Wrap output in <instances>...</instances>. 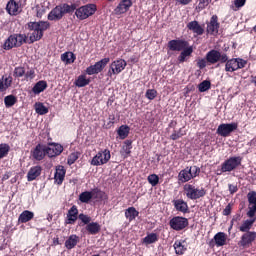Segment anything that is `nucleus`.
Wrapping results in <instances>:
<instances>
[{
  "label": "nucleus",
  "mask_w": 256,
  "mask_h": 256,
  "mask_svg": "<svg viewBox=\"0 0 256 256\" xmlns=\"http://www.w3.org/2000/svg\"><path fill=\"white\" fill-rule=\"evenodd\" d=\"M252 83H254V84L256 85V76H255V77H253V79H252Z\"/></svg>",
  "instance_id": "338daca9"
},
{
  "label": "nucleus",
  "mask_w": 256,
  "mask_h": 256,
  "mask_svg": "<svg viewBox=\"0 0 256 256\" xmlns=\"http://www.w3.org/2000/svg\"><path fill=\"white\" fill-rule=\"evenodd\" d=\"M255 221H256V218H253V217L250 219L244 220L239 226V231H241V233H249L253 225H255Z\"/></svg>",
  "instance_id": "b1692460"
},
{
  "label": "nucleus",
  "mask_w": 256,
  "mask_h": 256,
  "mask_svg": "<svg viewBox=\"0 0 256 256\" xmlns=\"http://www.w3.org/2000/svg\"><path fill=\"white\" fill-rule=\"evenodd\" d=\"M253 31H255V33H256V25L253 27Z\"/></svg>",
  "instance_id": "774afa93"
},
{
  "label": "nucleus",
  "mask_w": 256,
  "mask_h": 256,
  "mask_svg": "<svg viewBox=\"0 0 256 256\" xmlns=\"http://www.w3.org/2000/svg\"><path fill=\"white\" fill-rule=\"evenodd\" d=\"M187 28L190 31H193L196 35H203V33H205V29H203V26L199 25V22L197 21L189 22Z\"/></svg>",
  "instance_id": "393cba45"
},
{
  "label": "nucleus",
  "mask_w": 256,
  "mask_h": 256,
  "mask_svg": "<svg viewBox=\"0 0 256 256\" xmlns=\"http://www.w3.org/2000/svg\"><path fill=\"white\" fill-rule=\"evenodd\" d=\"M206 61L210 63V65H215V63H225L227 61V54H221V52L217 50H211L206 54Z\"/></svg>",
  "instance_id": "f8f14e48"
},
{
  "label": "nucleus",
  "mask_w": 256,
  "mask_h": 256,
  "mask_svg": "<svg viewBox=\"0 0 256 256\" xmlns=\"http://www.w3.org/2000/svg\"><path fill=\"white\" fill-rule=\"evenodd\" d=\"M237 123L220 124L217 128V134L221 137H229L233 131L237 130Z\"/></svg>",
  "instance_id": "4468645a"
},
{
  "label": "nucleus",
  "mask_w": 256,
  "mask_h": 256,
  "mask_svg": "<svg viewBox=\"0 0 256 256\" xmlns=\"http://www.w3.org/2000/svg\"><path fill=\"white\" fill-rule=\"evenodd\" d=\"M48 157H57L63 153V145L59 143H52L46 146Z\"/></svg>",
  "instance_id": "a211bd4d"
},
{
  "label": "nucleus",
  "mask_w": 256,
  "mask_h": 256,
  "mask_svg": "<svg viewBox=\"0 0 256 256\" xmlns=\"http://www.w3.org/2000/svg\"><path fill=\"white\" fill-rule=\"evenodd\" d=\"M45 89H47V82L40 80L34 85V87L32 88V92L34 93V95H39L40 93H43Z\"/></svg>",
  "instance_id": "2f4dec72"
},
{
  "label": "nucleus",
  "mask_w": 256,
  "mask_h": 256,
  "mask_svg": "<svg viewBox=\"0 0 256 256\" xmlns=\"http://www.w3.org/2000/svg\"><path fill=\"white\" fill-rule=\"evenodd\" d=\"M187 45V41L184 40H171L168 42L170 51H183Z\"/></svg>",
  "instance_id": "412c9836"
},
{
  "label": "nucleus",
  "mask_w": 256,
  "mask_h": 256,
  "mask_svg": "<svg viewBox=\"0 0 256 256\" xmlns=\"http://www.w3.org/2000/svg\"><path fill=\"white\" fill-rule=\"evenodd\" d=\"M77 7L75 4L69 5L67 3L57 5L48 14V21H61L67 13H73Z\"/></svg>",
  "instance_id": "f03ea898"
},
{
  "label": "nucleus",
  "mask_w": 256,
  "mask_h": 256,
  "mask_svg": "<svg viewBox=\"0 0 256 256\" xmlns=\"http://www.w3.org/2000/svg\"><path fill=\"white\" fill-rule=\"evenodd\" d=\"M199 173H201V169L197 166L186 167L179 172L178 181L181 183H188V181H191V179L199 177Z\"/></svg>",
  "instance_id": "7ed1b4c3"
},
{
  "label": "nucleus",
  "mask_w": 256,
  "mask_h": 256,
  "mask_svg": "<svg viewBox=\"0 0 256 256\" xmlns=\"http://www.w3.org/2000/svg\"><path fill=\"white\" fill-rule=\"evenodd\" d=\"M198 89L200 93H205V91H209V89H211V82L204 80L199 84Z\"/></svg>",
  "instance_id": "09e8293b"
},
{
  "label": "nucleus",
  "mask_w": 256,
  "mask_h": 256,
  "mask_svg": "<svg viewBox=\"0 0 256 256\" xmlns=\"http://www.w3.org/2000/svg\"><path fill=\"white\" fill-rule=\"evenodd\" d=\"M78 218L80 219V221H82V223H84V225H89V223H91V216L79 214Z\"/></svg>",
  "instance_id": "13d9d810"
},
{
  "label": "nucleus",
  "mask_w": 256,
  "mask_h": 256,
  "mask_svg": "<svg viewBox=\"0 0 256 256\" xmlns=\"http://www.w3.org/2000/svg\"><path fill=\"white\" fill-rule=\"evenodd\" d=\"M9 177H11V174H9V172H7L6 174L3 175L2 181H7V179H9Z\"/></svg>",
  "instance_id": "69168bd1"
},
{
  "label": "nucleus",
  "mask_w": 256,
  "mask_h": 256,
  "mask_svg": "<svg viewBox=\"0 0 256 256\" xmlns=\"http://www.w3.org/2000/svg\"><path fill=\"white\" fill-rule=\"evenodd\" d=\"M148 183H150V185H152V187H157V185H159V176L156 174L149 175Z\"/></svg>",
  "instance_id": "8fccbe9b"
},
{
  "label": "nucleus",
  "mask_w": 256,
  "mask_h": 256,
  "mask_svg": "<svg viewBox=\"0 0 256 256\" xmlns=\"http://www.w3.org/2000/svg\"><path fill=\"white\" fill-rule=\"evenodd\" d=\"M24 77L26 81H31V79H35V70L30 69L26 71Z\"/></svg>",
  "instance_id": "4d7b16f0"
},
{
  "label": "nucleus",
  "mask_w": 256,
  "mask_h": 256,
  "mask_svg": "<svg viewBox=\"0 0 256 256\" xmlns=\"http://www.w3.org/2000/svg\"><path fill=\"white\" fill-rule=\"evenodd\" d=\"M46 12H47V8H45L43 5L36 6V16L37 17L42 18Z\"/></svg>",
  "instance_id": "3c124183"
},
{
  "label": "nucleus",
  "mask_w": 256,
  "mask_h": 256,
  "mask_svg": "<svg viewBox=\"0 0 256 256\" xmlns=\"http://www.w3.org/2000/svg\"><path fill=\"white\" fill-rule=\"evenodd\" d=\"M223 215H231V205H227L223 210Z\"/></svg>",
  "instance_id": "e2e57ef3"
},
{
  "label": "nucleus",
  "mask_w": 256,
  "mask_h": 256,
  "mask_svg": "<svg viewBox=\"0 0 256 256\" xmlns=\"http://www.w3.org/2000/svg\"><path fill=\"white\" fill-rule=\"evenodd\" d=\"M125 217L128 221H134L135 218L139 217V211L135 207H129L125 211Z\"/></svg>",
  "instance_id": "4c0bfd02"
},
{
  "label": "nucleus",
  "mask_w": 256,
  "mask_h": 256,
  "mask_svg": "<svg viewBox=\"0 0 256 256\" xmlns=\"http://www.w3.org/2000/svg\"><path fill=\"white\" fill-rule=\"evenodd\" d=\"M86 231H88L90 235H97V233L101 231V225L97 222H90L86 225Z\"/></svg>",
  "instance_id": "c9c22d12"
},
{
  "label": "nucleus",
  "mask_w": 256,
  "mask_h": 256,
  "mask_svg": "<svg viewBox=\"0 0 256 256\" xmlns=\"http://www.w3.org/2000/svg\"><path fill=\"white\" fill-rule=\"evenodd\" d=\"M132 6H133L132 0H122L118 4V6L114 9V13L115 15H123L124 13H127Z\"/></svg>",
  "instance_id": "dca6fc26"
},
{
  "label": "nucleus",
  "mask_w": 256,
  "mask_h": 256,
  "mask_svg": "<svg viewBox=\"0 0 256 256\" xmlns=\"http://www.w3.org/2000/svg\"><path fill=\"white\" fill-rule=\"evenodd\" d=\"M91 199H93V192L85 191L79 195V201L81 203H89Z\"/></svg>",
  "instance_id": "79ce46f5"
},
{
  "label": "nucleus",
  "mask_w": 256,
  "mask_h": 256,
  "mask_svg": "<svg viewBox=\"0 0 256 256\" xmlns=\"http://www.w3.org/2000/svg\"><path fill=\"white\" fill-rule=\"evenodd\" d=\"M15 103H17V97H15L13 95H8L4 98V104H5V107H7V108L13 107V105H15Z\"/></svg>",
  "instance_id": "c03bdc74"
},
{
  "label": "nucleus",
  "mask_w": 256,
  "mask_h": 256,
  "mask_svg": "<svg viewBox=\"0 0 256 256\" xmlns=\"http://www.w3.org/2000/svg\"><path fill=\"white\" fill-rule=\"evenodd\" d=\"M95 13H97V5L95 4H86L79 7L75 11V15L80 21H85V19H89V17L95 15Z\"/></svg>",
  "instance_id": "20e7f679"
},
{
  "label": "nucleus",
  "mask_w": 256,
  "mask_h": 256,
  "mask_svg": "<svg viewBox=\"0 0 256 256\" xmlns=\"http://www.w3.org/2000/svg\"><path fill=\"white\" fill-rule=\"evenodd\" d=\"M25 39L26 37L23 34L10 35L4 42V49L9 51V49H13V47H21L23 43H25Z\"/></svg>",
  "instance_id": "0eeeda50"
},
{
  "label": "nucleus",
  "mask_w": 256,
  "mask_h": 256,
  "mask_svg": "<svg viewBox=\"0 0 256 256\" xmlns=\"http://www.w3.org/2000/svg\"><path fill=\"white\" fill-rule=\"evenodd\" d=\"M6 11L11 16H17L21 13V8L19 4L15 2V0H10L6 5Z\"/></svg>",
  "instance_id": "5701e85b"
},
{
  "label": "nucleus",
  "mask_w": 256,
  "mask_h": 256,
  "mask_svg": "<svg viewBox=\"0 0 256 256\" xmlns=\"http://www.w3.org/2000/svg\"><path fill=\"white\" fill-rule=\"evenodd\" d=\"M193 53V47H185L184 49H182L181 54L178 57V61L179 63H185V60L187 59V57H191V54Z\"/></svg>",
  "instance_id": "e433bc0d"
},
{
  "label": "nucleus",
  "mask_w": 256,
  "mask_h": 256,
  "mask_svg": "<svg viewBox=\"0 0 256 256\" xmlns=\"http://www.w3.org/2000/svg\"><path fill=\"white\" fill-rule=\"evenodd\" d=\"M25 68L24 67H16L14 70V77H24Z\"/></svg>",
  "instance_id": "6e6d98bb"
},
{
  "label": "nucleus",
  "mask_w": 256,
  "mask_h": 256,
  "mask_svg": "<svg viewBox=\"0 0 256 256\" xmlns=\"http://www.w3.org/2000/svg\"><path fill=\"white\" fill-rule=\"evenodd\" d=\"M111 160V151L104 149L99 151L91 160L90 165L94 167H101V165H107Z\"/></svg>",
  "instance_id": "39448f33"
},
{
  "label": "nucleus",
  "mask_w": 256,
  "mask_h": 256,
  "mask_svg": "<svg viewBox=\"0 0 256 256\" xmlns=\"http://www.w3.org/2000/svg\"><path fill=\"white\" fill-rule=\"evenodd\" d=\"M12 79L10 77L0 80V91H5L11 87Z\"/></svg>",
  "instance_id": "a18cd8bd"
},
{
  "label": "nucleus",
  "mask_w": 256,
  "mask_h": 256,
  "mask_svg": "<svg viewBox=\"0 0 256 256\" xmlns=\"http://www.w3.org/2000/svg\"><path fill=\"white\" fill-rule=\"evenodd\" d=\"M214 241L216 243V247H223L227 243V234L225 232H218L214 236Z\"/></svg>",
  "instance_id": "cd10ccee"
},
{
  "label": "nucleus",
  "mask_w": 256,
  "mask_h": 256,
  "mask_svg": "<svg viewBox=\"0 0 256 256\" xmlns=\"http://www.w3.org/2000/svg\"><path fill=\"white\" fill-rule=\"evenodd\" d=\"M111 61L109 58H104L101 59L100 61L96 62L94 65L89 66L86 69V74L87 75H97L107 67V64Z\"/></svg>",
  "instance_id": "9b49d317"
},
{
  "label": "nucleus",
  "mask_w": 256,
  "mask_h": 256,
  "mask_svg": "<svg viewBox=\"0 0 256 256\" xmlns=\"http://www.w3.org/2000/svg\"><path fill=\"white\" fill-rule=\"evenodd\" d=\"M77 215H79V210L77 206H72L67 214V223L68 225H73L77 221Z\"/></svg>",
  "instance_id": "a878e982"
},
{
  "label": "nucleus",
  "mask_w": 256,
  "mask_h": 256,
  "mask_svg": "<svg viewBox=\"0 0 256 256\" xmlns=\"http://www.w3.org/2000/svg\"><path fill=\"white\" fill-rule=\"evenodd\" d=\"M65 173H67V171L65 170L64 166L59 165L56 167L54 180H55V183H57V185L63 184V181H65Z\"/></svg>",
  "instance_id": "4be33fe9"
},
{
  "label": "nucleus",
  "mask_w": 256,
  "mask_h": 256,
  "mask_svg": "<svg viewBox=\"0 0 256 256\" xmlns=\"http://www.w3.org/2000/svg\"><path fill=\"white\" fill-rule=\"evenodd\" d=\"M229 191L231 194L237 193L238 191L237 185L229 184Z\"/></svg>",
  "instance_id": "680f3d73"
},
{
  "label": "nucleus",
  "mask_w": 256,
  "mask_h": 256,
  "mask_svg": "<svg viewBox=\"0 0 256 256\" xmlns=\"http://www.w3.org/2000/svg\"><path fill=\"white\" fill-rule=\"evenodd\" d=\"M212 0H200L198 7L200 9H205V7H207L209 5V3H211Z\"/></svg>",
  "instance_id": "052dcab7"
},
{
  "label": "nucleus",
  "mask_w": 256,
  "mask_h": 256,
  "mask_svg": "<svg viewBox=\"0 0 256 256\" xmlns=\"http://www.w3.org/2000/svg\"><path fill=\"white\" fill-rule=\"evenodd\" d=\"M75 59H77V57L73 52H65L61 54V61L65 63V65H72V63H75Z\"/></svg>",
  "instance_id": "c85d7f7f"
},
{
  "label": "nucleus",
  "mask_w": 256,
  "mask_h": 256,
  "mask_svg": "<svg viewBox=\"0 0 256 256\" xmlns=\"http://www.w3.org/2000/svg\"><path fill=\"white\" fill-rule=\"evenodd\" d=\"M157 241H159L157 233H150L142 239L143 245H152V243H157Z\"/></svg>",
  "instance_id": "72a5a7b5"
},
{
  "label": "nucleus",
  "mask_w": 256,
  "mask_h": 256,
  "mask_svg": "<svg viewBox=\"0 0 256 256\" xmlns=\"http://www.w3.org/2000/svg\"><path fill=\"white\" fill-rule=\"evenodd\" d=\"M184 191L186 193V197L192 200L201 199V197H205L207 193L203 188H197L192 184H185Z\"/></svg>",
  "instance_id": "6e6552de"
},
{
  "label": "nucleus",
  "mask_w": 256,
  "mask_h": 256,
  "mask_svg": "<svg viewBox=\"0 0 256 256\" xmlns=\"http://www.w3.org/2000/svg\"><path fill=\"white\" fill-rule=\"evenodd\" d=\"M225 71L226 73H235L239 69L245 68L247 62L242 58H232L225 61Z\"/></svg>",
  "instance_id": "423d86ee"
},
{
  "label": "nucleus",
  "mask_w": 256,
  "mask_h": 256,
  "mask_svg": "<svg viewBox=\"0 0 256 256\" xmlns=\"http://www.w3.org/2000/svg\"><path fill=\"white\" fill-rule=\"evenodd\" d=\"M127 67V61L124 59H117L112 61L108 70V76L112 77L113 75H119Z\"/></svg>",
  "instance_id": "1a4fd4ad"
},
{
  "label": "nucleus",
  "mask_w": 256,
  "mask_h": 256,
  "mask_svg": "<svg viewBox=\"0 0 256 256\" xmlns=\"http://www.w3.org/2000/svg\"><path fill=\"white\" fill-rule=\"evenodd\" d=\"M197 66L199 69H205L207 67V60L205 58L198 59Z\"/></svg>",
  "instance_id": "bf43d9fd"
},
{
  "label": "nucleus",
  "mask_w": 256,
  "mask_h": 256,
  "mask_svg": "<svg viewBox=\"0 0 256 256\" xmlns=\"http://www.w3.org/2000/svg\"><path fill=\"white\" fill-rule=\"evenodd\" d=\"M174 249H175L176 255H183L187 251V247H185L183 245V242H181L179 240H177L174 243Z\"/></svg>",
  "instance_id": "a19ab883"
},
{
  "label": "nucleus",
  "mask_w": 256,
  "mask_h": 256,
  "mask_svg": "<svg viewBox=\"0 0 256 256\" xmlns=\"http://www.w3.org/2000/svg\"><path fill=\"white\" fill-rule=\"evenodd\" d=\"M41 171H42L41 166H34L30 168L27 174L28 181H35V179L39 177V175H41Z\"/></svg>",
  "instance_id": "bb28decb"
},
{
  "label": "nucleus",
  "mask_w": 256,
  "mask_h": 256,
  "mask_svg": "<svg viewBox=\"0 0 256 256\" xmlns=\"http://www.w3.org/2000/svg\"><path fill=\"white\" fill-rule=\"evenodd\" d=\"M157 97V91L155 89H149L146 91V98L153 101Z\"/></svg>",
  "instance_id": "5fc2aeb1"
},
{
  "label": "nucleus",
  "mask_w": 256,
  "mask_h": 256,
  "mask_svg": "<svg viewBox=\"0 0 256 256\" xmlns=\"http://www.w3.org/2000/svg\"><path fill=\"white\" fill-rule=\"evenodd\" d=\"M89 83H91V80L89 78H87V75L81 74L75 80L74 85L76 87H87V85H89Z\"/></svg>",
  "instance_id": "7c9ffc66"
},
{
  "label": "nucleus",
  "mask_w": 256,
  "mask_h": 256,
  "mask_svg": "<svg viewBox=\"0 0 256 256\" xmlns=\"http://www.w3.org/2000/svg\"><path fill=\"white\" fill-rule=\"evenodd\" d=\"M9 151H11V147L7 143L0 144V159L7 157L9 155Z\"/></svg>",
  "instance_id": "37998d69"
},
{
  "label": "nucleus",
  "mask_w": 256,
  "mask_h": 256,
  "mask_svg": "<svg viewBox=\"0 0 256 256\" xmlns=\"http://www.w3.org/2000/svg\"><path fill=\"white\" fill-rule=\"evenodd\" d=\"M189 225V220L185 217L176 216L170 220V227L174 231H183Z\"/></svg>",
  "instance_id": "ddd939ff"
},
{
  "label": "nucleus",
  "mask_w": 256,
  "mask_h": 256,
  "mask_svg": "<svg viewBox=\"0 0 256 256\" xmlns=\"http://www.w3.org/2000/svg\"><path fill=\"white\" fill-rule=\"evenodd\" d=\"M129 131H131L129 126L122 125L118 129V136L120 137V139H127V137H129Z\"/></svg>",
  "instance_id": "ea45409f"
},
{
  "label": "nucleus",
  "mask_w": 256,
  "mask_h": 256,
  "mask_svg": "<svg viewBox=\"0 0 256 256\" xmlns=\"http://www.w3.org/2000/svg\"><path fill=\"white\" fill-rule=\"evenodd\" d=\"M51 27L48 21L30 22L28 23L29 40L31 43L39 41L43 37V31H47Z\"/></svg>",
  "instance_id": "f257e3e1"
},
{
  "label": "nucleus",
  "mask_w": 256,
  "mask_h": 256,
  "mask_svg": "<svg viewBox=\"0 0 256 256\" xmlns=\"http://www.w3.org/2000/svg\"><path fill=\"white\" fill-rule=\"evenodd\" d=\"M239 165H241V157H230L222 163L221 171L222 173L231 172L237 169Z\"/></svg>",
  "instance_id": "9d476101"
},
{
  "label": "nucleus",
  "mask_w": 256,
  "mask_h": 256,
  "mask_svg": "<svg viewBox=\"0 0 256 256\" xmlns=\"http://www.w3.org/2000/svg\"><path fill=\"white\" fill-rule=\"evenodd\" d=\"M33 217H35V213H33L29 210H25L19 215L18 222L19 223H29V221H31V219H33Z\"/></svg>",
  "instance_id": "c756f323"
},
{
  "label": "nucleus",
  "mask_w": 256,
  "mask_h": 256,
  "mask_svg": "<svg viewBox=\"0 0 256 256\" xmlns=\"http://www.w3.org/2000/svg\"><path fill=\"white\" fill-rule=\"evenodd\" d=\"M207 33L210 35H216V33H219V22L217 15H213L210 22L207 24Z\"/></svg>",
  "instance_id": "aec40b11"
},
{
  "label": "nucleus",
  "mask_w": 256,
  "mask_h": 256,
  "mask_svg": "<svg viewBox=\"0 0 256 256\" xmlns=\"http://www.w3.org/2000/svg\"><path fill=\"white\" fill-rule=\"evenodd\" d=\"M256 240V232H246L241 236V240L239 242L240 247H249L253 241Z\"/></svg>",
  "instance_id": "6ab92c4d"
},
{
  "label": "nucleus",
  "mask_w": 256,
  "mask_h": 256,
  "mask_svg": "<svg viewBox=\"0 0 256 256\" xmlns=\"http://www.w3.org/2000/svg\"><path fill=\"white\" fill-rule=\"evenodd\" d=\"M77 243H79V236L71 235L65 241V247L66 249H75V247L77 246Z\"/></svg>",
  "instance_id": "f704fd0d"
},
{
  "label": "nucleus",
  "mask_w": 256,
  "mask_h": 256,
  "mask_svg": "<svg viewBox=\"0 0 256 256\" xmlns=\"http://www.w3.org/2000/svg\"><path fill=\"white\" fill-rule=\"evenodd\" d=\"M187 135V132L183 130V128H180L179 131H174L172 135L170 136V139L172 141H177V139H181V137Z\"/></svg>",
  "instance_id": "49530a36"
},
{
  "label": "nucleus",
  "mask_w": 256,
  "mask_h": 256,
  "mask_svg": "<svg viewBox=\"0 0 256 256\" xmlns=\"http://www.w3.org/2000/svg\"><path fill=\"white\" fill-rule=\"evenodd\" d=\"M77 159H79V153L78 152H74V153H71L69 156H68V165H73V163H75V161H77Z\"/></svg>",
  "instance_id": "864d4df0"
},
{
  "label": "nucleus",
  "mask_w": 256,
  "mask_h": 256,
  "mask_svg": "<svg viewBox=\"0 0 256 256\" xmlns=\"http://www.w3.org/2000/svg\"><path fill=\"white\" fill-rule=\"evenodd\" d=\"M132 142L131 140H126L124 142V146L122 147V151H124V153H126V155H129V153H131V149H132Z\"/></svg>",
  "instance_id": "603ef678"
},
{
  "label": "nucleus",
  "mask_w": 256,
  "mask_h": 256,
  "mask_svg": "<svg viewBox=\"0 0 256 256\" xmlns=\"http://www.w3.org/2000/svg\"><path fill=\"white\" fill-rule=\"evenodd\" d=\"M177 3H180V5H189V3H191V1L193 0H176Z\"/></svg>",
  "instance_id": "0e129e2a"
},
{
  "label": "nucleus",
  "mask_w": 256,
  "mask_h": 256,
  "mask_svg": "<svg viewBox=\"0 0 256 256\" xmlns=\"http://www.w3.org/2000/svg\"><path fill=\"white\" fill-rule=\"evenodd\" d=\"M174 207L177 211H180V213H187V211H189V206L187 205V202L181 199L174 201Z\"/></svg>",
  "instance_id": "473e14b6"
},
{
  "label": "nucleus",
  "mask_w": 256,
  "mask_h": 256,
  "mask_svg": "<svg viewBox=\"0 0 256 256\" xmlns=\"http://www.w3.org/2000/svg\"><path fill=\"white\" fill-rule=\"evenodd\" d=\"M245 3H247V0H234L231 9L233 11H239L241 7H245Z\"/></svg>",
  "instance_id": "de8ad7c7"
},
{
  "label": "nucleus",
  "mask_w": 256,
  "mask_h": 256,
  "mask_svg": "<svg viewBox=\"0 0 256 256\" xmlns=\"http://www.w3.org/2000/svg\"><path fill=\"white\" fill-rule=\"evenodd\" d=\"M247 199H248L247 217L253 218L255 217V214H256V192L250 191L247 194Z\"/></svg>",
  "instance_id": "2eb2a0df"
},
{
  "label": "nucleus",
  "mask_w": 256,
  "mask_h": 256,
  "mask_svg": "<svg viewBox=\"0 0 256 256\" xmlns=\"http://www.w3.org/2000/svg\"><path fill=\"white\" fill-rule=\"evenodd\" d=\"M34 109L38 115H47V113H49V108H47L45 104L41 102H36Z\"/></svg>",
  "instance_id": "58836bf2"
},
{
  "label": "nucleus",
  "mask_w": 256,
  "mask_h": 256,
  "mask_svg": "<svg viewBox=\"0 0 256 256\" xmlns=\"http://www.w3.org/2000/svg\"><path fill=\"white\" fill-rule=\"evenodd\" d=\"M45 155H47V146L43 144H38L32 152V156L36 161H43Z\"/></svg>",
  "instance_id": "f3484780"
}]
</instances>
